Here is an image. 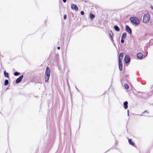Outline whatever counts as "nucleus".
Instances as JSON below:
<instances>
[{
	"instance_id": "nucleus-1",
	"label": "nucleus",
	"mask_w": 153,
	"mask_h": 153,
	"mask_svg": "<svg viewBox=\"0 0 153 153\" xmlns=\"http://www.w3.org/2000/svg\"><path fill=\"white\" fill-rule=\"evenodd\" d=\"M50 71L49 68L47 67L46 70L45 74V81L46 82H48L50 76Z\"/></svg>"
},
{
	"instance_id": "nucleus-2",
	"label": "nucleus",
	"mask_w": 153,
	"mask_h": 153,
	"mask_svg": "<svg viewBox=\"0 0 153 153\" xmlns=\"http://www.w3.org/2000/svg\"><path fill=\"white\" fill-rule=\"evenodd\" d=\"M150 18V16L149 13H145L143 18V22L144 23H146L148 22Z\"/></svg>"
},
{
	"instance_id": "nucleus-3",
	"label": "nucleus",
	"mask_w": 153,
	"mask_h": 153,
	"mask_svg": "<svg viewBox=\"0 0 153 153\" xmlns=\"http://www.w3.org/2000/svg\"><path fill=\"white\" fill-rule=\"evenodd\" d=\"M130 20L131 22L136 25L140 24V21L139 19L135 17H131L130 18Z\"/></svg>"
},
{
	"instance_id": "nucleus-4",
	"label": "nucleus",
	"mask_w": 153,
	"mask_h": 153,
	"mask_svg": "<svg viewBox=\"0 0 153 153\" xmlns=\"http://www.w3.org/2000/svg\"><path fill=\"white\" fill-rule=\"evenodd\" d=\"M126 31L130 34H131V29L128 26L126 25Z\"/></svg>"
},
{
	"instance_id": "nucleus-5",
	"label": "nucleus",
	"mask_w": 153,
	"mask_h": 153,
	"mask_svg": "<svg viewBox=\"0 0 153 153\" xmlns=\"http://www.w3.org/2000/svg\"><path fill=\"white\" fill-rule=\"evenodd\" d=\"M130 61V57L128 56H126L125 58V61L126 63H127L129 62Z\"/></svg>"
},
{
	"instance_id": "nucleus-6",
	"label": "nucleus",
	"mask_w": 153,
	"mask_h": 153,
	"mask_svg": "<svg viewBox=\"0 0 153 153\" xmlns=\"http://www.w3.org/2000/svg\"><path fill=\"white\" fill-rule=\"evenodd\" d=\"M23 75L21 76L19 78H18L16 80V82L17 83H19L22 80L23 78Z\"/></svg>"
},
{
	"instance_id": "nucleus-7",
	"label": "nucleus",
	"mask_w": 153,
	"mask_h": 153,
	"mask_svg": "<svg viewBox=\"0 0 153 153\" xmlns=\"http://www.w3.org/2000/svg\"><path fill=\"white\" fill-rule=\"evenodd\" d=\"M71 7L72 9L75 10L76 11H77L78 10V7L76 5L74 4L71 5Z\"/></svg>"
},
{
	"instance_id": "nucleus-8",
	"label": "nucleus",
	"mask_w": 153,
	"mask_h": 153,
	"mask_svg": "<svg viewBox=\"0 0 153 153\" xmlns=\"http://www.w3.org/2000/svg\"><path fill=\"white\" fill-rule=\"evenodd\" d=\"M119 68L120 71H122L123 70V63L122 61H119Z\"/></svg>"
},
{
	"instance_id": "nucleus-9",
	"label": "nucleus",
	"mask_w": 153,
	"mask_h": 153,
	"mask_svg": "<svg viewBox=\"0 0 153 153\" xmlns=\"http://www.w3.org/2000/svg\"><path fill=\"white\" fill-rule=\"evenodd\" d=\"M123 106L125 109H126L128 108V102L127 101H125L123 103Z\"/></svg>"
},
{
	"instance_id": "nucleus-10",
	"label": "nucleus",
	"mask_w": 153,
	"mask_h": 153,
	"mask_svg": "<svg viewBox=\"0 0 153 153\" xmlns=\"http://www.w3.org/2000/svg\"><path fill=\"white\" fill-rule=\"evenodd\" d=\"M123 54L122 53H120L119 58V61H122L123 57Z\"/></svg>"
},
{
	"instance_id": "nucleus-11",
	"label": "nucleus",
	"mask_w": 153,
	"mask_h": 153,
	"mask_svg": "<svg viewBox=\"0 0 153 153\" xmlns=\"http://www.w3.org/2000/svg\"><path fill=\"white\" fill-rule=\"evenodd\" d=\"M137 57L139 59H141L143 57V55L141 53H138L137 55Z\"/></svg>"
},
{
	"instance_id": "nucleus-12",
	"label": "nucleus",
	"mask_w": 153,
	"mask_h": 153,
	"mask_svg": "<svg viewBox=\"0 0 153 153\" xmlns=\"http://www.w3.org/2000/svg\"><path fill=\"white\" fill-rule=\"evenodd\" d=\"M128 141V143L132 145L133 146H134L135 145L134 143L132 141L131 139H129Z\"/></svg>"
},
{
	"instance_id": "nucleus-13",
	"label": "nucleus",
	"mask_w": 153,
	"mask_h": 153,
	"mask_svg": "<svg viewBox=\"0 0 153 153\" xmlns=\"http://www.w3.org/2000/svg\"><path fill=\"white\" fill-rule=\"evenodd\" d=\"M126 33H124L122 34V39H124L126 36Z\"/></svg>"
},
{
	"instance_id": "nucleus-14",
	"label": "nucleus",
	"mask_w": 153,
	"mask_h": 153,
	"mask_svg": "<svg viewBox=\"0 0 153 153\" xmlns=\"http://www.w3.org/2000/svg\"><path fill=\"white\" fill-rule=\"evenodd\" d=\"M90 17L91 19H92L95 17V16L94 14L92 13H90Z\"/></svg>"
},
{
	"instance_id": "nucleus-15",
	"label": "nucleus",
	"mask_w": 153,
	"mask_h": 153,
	"mask_svg": "<svg viewBox=\"0 0 153 153\" xmlns=\"http://www.w3.org/2000/svg\"><path fill=\"white\" fill-rule=\"evenodd\" d=\"M114 28L115 30L117 31H119L120 30V28L119 27L117 26H115L114 27Z\"/></svg>"
},
{
	"instance_id": "nucleus-16",
	"label": "nucleus",
	"mask_w": 153,
	"mask_h": 153,
	"mask_svg": "<svg viewBox=\"0 0 153 153\" xmlns=\"http://www.w3.org/2000/svg\"><path fill=\"white\" fill-rule=\"evenodd\" d=\"M145 113H146V114H148L149 113V112L147 110H146L145 111H144V112H143L140 115L145 116L146 115H144V114Z\"/></svg>"
},
{
	"instance_id": "nucleus-17",
	"label": "nucleus",
	"mask_w": 153,
	"mask_h": 153,
	"mask_svg": "<svg viewBox=\"0 0 153 153\" xmlns=\"http://www.w3.org/2000/svg\"><path fill=\"white\" fill-rule=\"evenodd\" d=\"M8 80L7 79H6L4 81V85L6 86L8 85Z\"/></svg>"
},
{
	"instance_id": "nucleus-18",
	"label": "nucleus",
	"mask_w": 153,
	"mask_h": 153,
	"mask_svg": "<svg viewBox=\"0 0 153 153\" xmlns=\"http://www.w3.org/2000/svg\"><path fill=\"white\" fill-rule=\"evenodd\" d=\"M4 76L5 77H8L9 76L8 74V73H7L5 71H4Z\"/></svg>"
},
{
	"instance_id": "nucleus-19",
	"label": "nucleus",
	"mask_w": 153,
	"mask_h": 153,
	"mask_svg": "<svg viewBox=\"0 0 153 153\" xmlns=\"http://www.w3.org/2000/svg\"><path fill=\"white\" fill-rule=\"evenodd\" d=\"M112 35H113V33L112 34H111V33H109V36L110 37V39H111L112 40V41H113V37H112Z\"/></svg>"
},
{
	"instance_id": "nucleus-20",
	"label": "nucleus",
	"mask_w": 153,
	"mask_h": 153,
	"mask_svg": "<svg viewBox=\"0 0 153 153\" xmlns=\"http://www.w3.org/2000/svg\"><path fill=\"white\" fill-rule=\"evenodd\" d=\"M19 73L17 72H16L14 74V75L16 76H18L19 75Z\"/></svg>"
},
{
	"instance_id": "nucleus-21",
	"label": "nucleus",
	"mask_w": 153,
	"mask_h": 153,
	"mask_svg": "<svg viewBox=\"0 0 153 153\" xmlns=\"http://www.w3.org/2000/svg\"><path fill=\"white\" fill-rule=\"evenodd\" d=\"M81 14L82 15H83L84 14V12L83 11H81Z\"/></svg>"
},
{
	"instance_id": "nucleus-22",
	"label": "nucleus",
	"mask_w": 153,
	"mask_h": 153,
	"mask_svg": "<svg viewBox=\"0 0 153 153\" xmlns=\"http://www.w3.org/2000/svg\"><path fill=\"white\" fill-rule=\"evenodd\" d=\"M123 39H121V42L122 43H124V41Z\"/></svg>"
},
{
	"instance_id": "nucleus-23",
	"label": "nucleus",
	"mask_w": 153,
	"mask_h": 153,
	"mask_svg": "<svg viewBox=\"0 0 153 153\" xmlns=\"http://www.w3.org/2000/svg\"><path fill=\"white\" fill-rule=\"evenodd\" d=\"M129 87H124L126 89H128L129 88Z\"/></svg>"
},
{
	"instance_id": "nucleus-24",
	"label": "nucleus",
	"mask_w": 153,
	"mask_h": 153,
	"mask_svg": "<svg viewBox=\"0 0 153 153\" xmlns=\"http://www.w3.org/2000/svg\"><path fill=\"white\" fill-rule=\"evenodd\" d=\"M66 15H65L64 16V19H65L66 18Z\"/></svg>"
},
{
	"instance_id": "nucleus-25",
	"label": "nucleus",
	"mask_w": 153,
	"mask_h": 153,
	"mask_svg": "<svg viewBox=\"0 0 153 153\" xmlns=\"http://www.w3.org/2000/svg\"><path fill=\"white\" fill-rule=\"evenodd\" d=\"M124 86H128V85L127 84H125Z\"/></svg>"
},
{
	"instance_id": "nucleus-26",
	"label": "nucleus",
	"mask_w": 153,
	"mask_h": 153,
	"mask_svg": "<svg viewBox=\"0 0 153 153\" xmlns=\"http://www.w3.org/2000/svg\"><path fill=\"white\" fill-rule=\"evenodd\" d=\"M62 0L64 3H65L66 1V0Z\"/></svg>"
},
{
	"instance_id": "nucleus-27",
	"label": "nucleus",
	"mask_w": 153,
	"mask_h": 153,
	"mask_svg": "<svg viewBox=\"0 0 153 153\" xmlns=\"http://www.w3.org/2000/svg\"><path fill=\"white\" fill-rule=\"evenodd\" d=\"M151 9L153 10V6H151Z\"/></svg>"
},
{
	"instance_id": "nucleus-28",
	"label": "nucleus",
	"mask_w": 153,
	"mask_h": 153,
	"mask_svg": "<svg viewBox=\"0 0 153 153\" xmlns=\"http://www.w3.org/2000/svg\"><path fill=\"white\" fill-rule=\"evenodd\" d=\"M127 113H128V115L129 116V110H128L127 111Z\"/></svg>"
},
{
	"instance_id": "nucleus-29",
	"label": "nucleus",
	"mask_w": 153,
	"mask_h": 153,
	"mask_svg": "<svg viewBox=\"0 0 153 153\" xmlns=\"http://www.w3.org/2000/svg\"><path fill=\"white\" fill-rule=\"evenodd\" d=\"M57 48L59 50L60 49V47H57Z\"/></svg>"
},
{
	"instance_id": "nucleus-30",
	"label": "nucleus",
	"mask_w": 153,
	"mask_h": 153,
	"mask_svg": "<svg viewBox=\"0 0 153 153\" xmlns=\"http://www.w3.org/2000/svg\"><path fill=\"white\" fill-rule=\"evenodd\" d=\"M75 88H76V90H78V89H77L76 86H75Z\"/></svg>"
},
{
	"instance_id": "nucleus-31",
	"label": "nucleus",
	"mask_w": 153,
	"mask_h": 153,
	"mask_svg": "<svg viewBox=\"0 0 153 153\" xmlns=\"http://www.w3.org/2000/svg\"><path fill=\"white\" fill-rule=\"evenodd\" d=\"M9 89V88H8V87H7V88H6V90H7V89Z\"/></svg>"
},
{
	"instance_id": "nucleus-32",
	"label": "nucleus",
	"mask_w": 153,
	"mask_h": 153,
	"mask_svg": "<svg viewBox=\"0 0 153 153\" xmlns=\"http://www.w3.org/2000/svg\"><path fill=\"white\" fill-rule=\"evenodd\" d=\"M70 89V87H69L68 89L69 90Z\"/></svg>"
}]
</instances>
